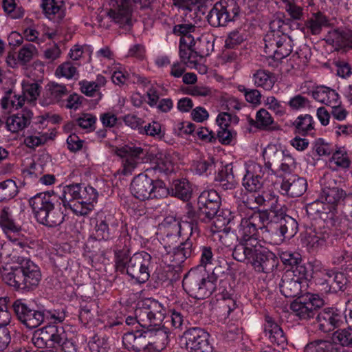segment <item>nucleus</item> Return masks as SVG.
<instances>
[{
	"label": "nucleus",
	"mask_w": 352,
	"mask_h": 352,
	"mask_svg": "<svg viewBox=\"0 0 352 352\" xmlns=\"http://www.w3.org/2000/svg\"><path fill=\"white\" fill-rule=\"evenodd\" d=\"M160 230L166 248L176 243L179 237L186 238L184 242L173 248L171 257L175 265H181L195 253L199 230L193 221H181L175 217L168 216L160 224Z\"/></svg>",
	"instance_id": "nucleus-1"
},
{
	"label": "nucleus",
	"mask_w": 352,
	"mask_h": 352,
	"mask_svg": "<svg viewBox=\"0 0 352 352\" xmlns=\"http://www.w3.org/2000/svg\"><path fill=\"white\" fill-rule=\"evenodd\" d=\"M165 313V308L157 300H147L136 309L140 325L146 329V352H160L169 342L168 328L164 325L160 327Z\"/></svg>",
	"instance_id": "nucleus-2"
},
{
	"label": "nucleus",
	"mask_w": 352,
	"mask_h": 352,
	"mask_svg": "<svg viewBox=\"0 0 352 352\" xmlns=\"http://www.w3.org/2000/svg\"><path fill=\"white\" fill-rule=\"evenodd\" d=\"M98 197V192L94 188L80 184L66 185L60 197L64 207L80 216L87 215L94 210Z\"/></svg>",
	"instance_id": "nucleus-3"
},
{
	"label": "nucleus",
	"mask_w": 352,
	"mask_h": 352,
	"mask_svg": "<svg viewBox=\"0 0 352 352\" xmlns=\"http://www.w3.org/2000/svg\"><path fill=\"white\" fill-rule=\"evenodd\" d=\"M286 26L280 18L272 19L270 23V31L264 38L265 52L276 62L289 56L292 50L293 41L283 32Z\"/></svg>",
	"instance_id": "nucleus-4"
},
{
	"label": "nucleus",
	"mask_w": 352,
	"mask_h": 352,
	"mask_svg": "<svg viewBox=\"0 0 352 352\" xmlns=\"http://www.w3.org/2000/svg\"><path fill=\"white\" fill-rule=\"evenodd\" d=\"M3 281L18 290H30L36 287L41 279L39 267L28 258H22L19 266L11 267L2 274Z\"/></svg>",
	"instance_id": "nucleus-5"
},
{
	"label": "nucleus",
	"mask_w": 352,
	"mask_h": 352,
	"mask_svg": "<svg viewBox=\"0 0 352 352\" xmlns=\"http://www.w3.org/2000/svg\"><path fill=\"white\" fill-rule=\"evenodd\" d=\"M241 221L237 226V235L235 236L234 233H224V236L221 235L222 243L230 246L232 242L230 243L229 239H235L236 238H241V239H257L256 234L258 230H265L267 232V219L264 213H260L258 211H245L239 213Z\"/></svg>",
	"instance_id": "nucleus-6"
},
{
	"label": "nucleus",
	"mask_w": 352,
	"mask_h": 352,
	"mask_svg": "<svg viewBox=\"0 0 352 352\" xmlns=\"http://www.w3.org/2000/svg\"><path fill=\"white\" fill-rule=\"evenodd\" d=\"M146 172L135 176L131 183L132 195L138 199L145 201L150 199H160L168 195V191L164 182L153 179Z\"/></svg>",
	"instance_id": "nucleus-7"
},
{
	"label": "nucleus",
	"mask_w": 352,
	"mask_h": 352,
	"mask_svg": "<svg viewBox=\"0 0 352 352\" xmlns=\"http://www.w3.org/2000/svg\"><path fill=\"white\" fill-rule=\"evenodd\" d=\"M216 280L209 279L203 268L191 269L184 276L182 285L192 297L204 299L209 297L216 288Z\"/></svg>",
	"instance_id": "nucleus-8"
},
{
	"label": "nucleus",
	"mask_w": 352,
	"mask_h": 352,
	"mask_svg": "<svg viewBox=\"0 0 352 352\" xmlns=\"http://www.w3.org/2000/svg\"><path fill=\"white\" fill-rule=\"evenodd\" d=\"M333 338L340 344L329 340H316L308 343L304 352H342V346L352 347V328L336 331Z\"/></svg>",
	"instance_id": "nucleus-9"
},
{
	"label": "nucleus",
	"mask_w": 352,
	"mask_h": 352,
	"mask_svg": "<svg viewBox=\"0 0 352 352\" xmlns=\"http://www.w3.org/2000/svg\"><path fill=\"white\" fill-rule=\"evenodd\" d=\"M153 267L152 256L146 252H136L131 256L124 272L137 283H144L150 277Z\"/></svg>",
	"instance_id": "nucleus-10"
},
{
	"label": "nucleus",
	"mask_w": 352,
	"mask_h": 352,
	"mask_svg": "<svg viewBox=\"0 0 352 352\" xmlns=\"http://www.w3.org/2000/svg\"><path fill=\"white\" fill-rule=\"evenodd\" d=\"M239 13V7L234 0H223L215 3L207 15L209 24L213 27L226 26L235 21Z\"/></svg>",
	"instance_id": "nucleus-11"
},
{
	"label": "nucleus",
	"mask_w": 352,
	"mask_h": 352,
	"mask_svg": "<svg viewBox=\"0 0 352 352\" xmlns=\"http://www.w3.org/2000/svg\"><path fill=\"white\" fill-rule=\"evenodd\" d=\"M115 153L122 159V173L124 175H131L139 165L146 162L148 153L140 146L127 144L116 148Z\"/></svg>",
	"instance_id": "nucleus-12"
},
{
	"label": "nucleus",
	"mask_w": 352,
	"mask_h": 352,
	"mask_svg": "<svg viewBox=\"0 0 352 352\" xmlns=\"http://www.w3.org/2000/svg\"><path fill=\"white\" fill-rule=\"evenodd\" d=\"M324 305L323 300L317 294L306 292L298 296L290 305L292 314L300 320H308L316 315L318 309Z\"/></svg>",
	"instance_id": "nucleus-13"
},
{
	"label": "nucleus",
	"mask_w": 352,
	"mask_h": 352,
	"mask_svg": "<svg viewBox=\"0 0 352 352\" xmlns=\"http://www.w3.org/2000/svg\"><path fill=\"white\" fill-rule=\"evenodd\" d=\"M107 16L120 28H129L132 25V14L134 6L142 8L133 0H111Z\"/></svg>",
	"instance_id": "nucleus-14"
},
{
	"label": "nucleus",
	"mask_w": 352,
	"mask_h": 352,
	"mask_svg": "<svg viewBox=\"0 0 352 352\" xmlns=\"http://www.w3.org/2000/svg\"><path fill=\"white\" fill-rule=\"evenodd\" d=\"M275 221H271L267 224V232L278 236L275 243H282L285 239L294 237L298 230V223L295 219L285 213Z\"/></svg>",
	"instance_id": "nucleus-15"
},
{
	"label": "nucleus",
	"mask_w": 352,
	"mask_h": 352,
	"mask_svg": "<svg viewBox=\"0 0 352 352\" xmlns=\"http://www.w3.org/2000/svg\"><path fill=\"white\" fill-rule=\"evenodd\" d=\"M186 346L190 352H213L210 335L203 329L192 327L186 330L183 336Z\"/></svg>",
	"instance_id": "nucleus-16"
},
{
	"label": "nucleus",
	"mask_w": 352,
	"mask_h": 352,
	"mask_svg": "<svg viewBox=\"0 0 352 352\" xmlns=\"http://www.w3.org/2000/svg\"><path fill=\"white\" fill-rule=\"evenodd\" d=\"M257 273L270 274L278 265V259L274 253L261 244L250 263Z\"/></svg>",
	"instance_id": "nucleus-17"
},
{
	"label": "nucleus",
	"mask_w": 352,
	"mask_h": 352,
	"mask_svg": "<svg viewBox=\"0 0 352 352\" xmlns=\"http://www.w3.org/2000/svg\"><path fill=\"white\" fill-rule=\"evenodd\" d=\"M245 174L243 179V186L250 192H256L263 184V177L267 172L258 163L248 161L245 164Z\"/></svg>",
	"instance_id": "nucleus-18"
},
{
	"label": "nucleus",
	"mask_w": 352,
	"mask_h": 352,
	"mask_svg": "<svg viewBox=\"0 0 352 352\" xmlns=\"http://www.w3.org/2000/svg\"><path fill=\"white\" fill-rule=\"evenodd\" d=\"M13 309L18 319L29 329L38 327L44 322L43 309H32L19 300L14 302Z\"/></svg>",
	"instance_id": "nucleus-19"
},
{
	"label": "nucleus",
	"mask_w": 352,
	"mask_h": 352,
	"mask_svg": "<svg viewBox=\"0 0 352 352\" xmlns=\"http://www.w3.org/2000/svg\"><path fill=\"white\" fill-rule=\"evenodd\" d=\"M344 320L340 310L334 307H327L321 310L317 315L316 322L320 331L328 333L339 327Z\"/></svg>",
	"instance_id": "nucleus-20"
},
{
	"label": "nucleus",
	"mask_w": 352,
	"mask_h": 352,
	"mask_svg": "<svg viewBox=\"0 0 352 352\" xmlns=\"http://www.w3.org/2000/svg\"><path fill=\"white\" fill-rule=\"evenodd\" d=\"M56 196L54 192H39L29 199V204L32 209L37 221L44 217L50 209H54Z\"/></svg>",
	"instance_id": "nucleus-21"
},
{
	"label": "nucleus",
	"mask_w": 352,
	"mask_h": 352,
	"mask_svg": "<svg viewBox=\"0 0 352 352\" xmlns=\"http://www.w3.org/2000/svg\"><path fill=\"white\" fill-rule=\"evenodd\" d=\"M0 227L11 242L21 243L19 240L21 236V228L14 221L9 207H4L0 211Z\"/></svg>",
	"instance_id": "nucleus-22"
},
{
	"label": "nucleus",
	"mask_w": 352,
	"mask_h": 352,
	"mask_svg": "<svg viewBox=\"0 0 352 352\" xmlns=\"http://www.w3.org/2000/svg\"><path fill=\"white\" fill-rule=\"evenodd\" d=\"M241 240L234 248L232 256L237 261L250 264L261 243L257 239Z\"/></svg>",
	"instance_id": "nucleus-23"
},
{
	"label": "nucleus",
	"mask_w": 352,
	"mask_h": 352,
	"mask_svg": "<svg viewBox=\"0 0 352 352\" xmlns=\"http://www.w3.org/2000/svg\"><path fill=\"white\" fill-rule=\"evenodd\" d=\"M32 117V111L24 108L21 111L7 118L6 120V129L12 133L23 131L30 124Z\"/></svg>",
	"instance_id": "nucleus-24"
},
{
	"label": "nucleus",
	"mask_w": 352,
	"mask_h": 352,
	"mask_svg": "<svg viewBox=\"0 0 352 352\" xmlns=\"http://www.w3.org/2000/svg\"><path fill=\"white\" fill-rule=\"evenodd\" d=\"M263 197L266 201H265L263 206L268 207L269 209L258 212L264 213L267 216V223L275 221L278 219V217L286 213V207L279 203L278 198L276 195L270 192H263Z\"/></svg>",
	"instance_id": "nucleus-25"
},
{
	"label": "nucleus",
	"mask_w": 352,
	"mask_h": 352,
	"mask_svg": "<svg viewBox=\"0 0 352 352\" xmlns=\"http://www.w3.org/2000/svg\"><path fill=\"white\" fill-rule=\"evenodd\" d=\"M130 239L127 236H123L118 240L114 248L116 268L122 273L124 272V269L131 254Z\"/></svg>",
	"instance_id": "nucleus-26"
},
{
	"label": "nucleus",
	"mask_w": 352,
	"mask_h": 352,
	"mask_svg": "<svg viewBox=\"0 0 352 352\" xmlns=\"http://www.w3.org/2000/svg\"><path fill=\"white\" fill-rule=\"evenodd\" d=\"M307 188L305 179L293 175L288 179H283L280 185L283 194L292 197H298L303 195Z\"/></svg>",
	"instance_id": "nucleus-27"
},
{
	"label": "nucleus",
	"mask_w": 352,
	"mask_h": 352,
	"mask_svg": "<svg viewBox=\"0 0 352 352\" xmlns=\"http://www.w3.org/2000/svg\"><path fill=\"white\" fill-rule=\"evenodd\" d=\"M48 340L56 344L61 346L64 352H75L74 346L70 341H65L64 338L61 336L60 330L56 325L47 324L43 328L38 329Z\"/></svg>",
	"instance_id": "nucleus-28"
},
{
	"label": "nucleus",
	"mask_w": 352,
	"mask_h": 352,
	"mask_svg": "<svg viewBox=\"0 0 352 352\" xmlns=\"http://www.w3.org/2000/svg\"><path fill=\"white\" fill-rule=\"evenodd\" d=\"M263 329L265 336L271 342L278 346H284L287 343V338L283 329L272 317L265 316Z\"/></svg>",
	"instance_id": "nucleus-29"
},
{
	"label": "nucleus",
	"mask_w": 352,
	"mask_h": 352,
	"mask_svg": "<svg viewBox=\"0 0 352 352\" xmlns=\"http://www.w3.org/2000/svg\"><path fill=\"white\" fill-rule=\"evenodd\" d=\"M122 342L124 347L135 352H146V338L144 330L130 331L124 334Z\"/></svg>",
	"instance_id": "nucleus-30"
},
{
	"label": "nucleus",
	"mask_w": 352,
	"mask_h": 352,
	"mask_svg": "<svg viewBox=\"0 0 352 352\" xmlns=\"http://www.w3.org/2000/svg\"><path fill=\"white\" fill-rule=\"evenodd\" d=\"M41 8L45 16L51 21L58 22L65 15L63 0H43Z\"/></svg>",
	"instance_id": "nucleus-31"
},
{
	"label": "nucleus",
	"mask_w": 352,
	"mask_h": 352,
	"mask_svg": "<svg viewBox=\"0 0 352 352\" xmlns=\"http://www.w3.org/2000/svg\"><path fill=\"white\" fill-rule=\"evenodd\" d=\"M285 152L274 144H269L263 150V157L265 161L263 169L267 172V176L273 175L272 166H278Z\"/></svg>",
	"instance_id": "nucleus-32"
},
{
	"label": "nucleus",
	"mask_w": 352,
	"mask_h": 352,
	"mask_svg": "<svg viewBox=\"0 0 352 352\" xmlns=\"http://www.w3.org/2000/svg\"><path fill=\"white\" fill-rule=\"evenodd\" d=\"M327 43L332 45L336 50L352 49V32L334 30L329 33Z\"/></svg>",
	"instance_id": "nucleus-33"
},
{
	"label": "nucleus",
	"mask_w": 352,
	"mask_h": 352,
	"mask_svg": "<svg viewBox=\"0 0 352 352\" xmlns=\"http://www.w3.org/2000/svg\"><path fill=\"white\" fill-rule=\"evenodd\" d=\"M289 274L285 273L280 283V292L287 298L298 296L307 289L300 282L292 278Z\"/></svg>",
	"instance_id": "nucleus-34"
},
{
	"label": "nucleus",
	"mask_w": 352,
	"mask_h": 352,
	"mask_svg": "<svg viewBox=\"0 0 352 352\" xmlns=\"http://www.w3.org/2000/svg\"><path fill=\"white\" fill-rule=\"evenodd\" d=\"M311 96L316 101L328 106L336 105L340 99L338 92L324 85L317 86L311 92Z\"/></svg>",
	"instance_id": "nucleus-35"
},
{
	"label": "nucleus",
	"mask_w": 352,
	"mask_h": 352,
	"mask_svg": "<svg viewBox=\"0 0 352 352\" xmlns=\"http://www.w3.org/2000/svg\"><path fill=\"white\" fill-rule=\"evenodd\" d=\"M345 192L337 186L324 187L322 188L319 198L323 202L331 207H334L340 204L344 198H346Z\"/></svg>",
	"instance_id": "nucleus-36"
},
{
	"label": "nucleus",
	"mask_w": 352,
	"mask_h": 352,
	"mask_svg": "<svg viewBox=\"0 0 352 352\" xmlns=\"http://www.w3.org/2000/svg\"><path fill=\"white\" fill-rule=\"evenodd\" d=\"M305 242L310 251H316L329 243L330 234L326 230L310 232Z\"/></svg>",
	"instance_id": "nucleus-37"
},
{
	"label": "nucleus",
	"mask_w": 352,
	"mask_h": 352,
	"mask_svg": "<svg viewBox=\"0 0 352 352\" xmlns=\"http://www.w3.org/2000/svg\"><path fill=\"white\" fill-rule=\"evenodd\" d=\"M266 200L264 199L263 192L245 194L242 197L241 203L239 204V213L245 211H260L258 207L263 206Z\"/></svg>",
	"instance_id": "nucleus-38"
},
{
	"label": "nucleus",
	"mask_w": 352,
	"mask_h": 352,
	"mask_svg": "<svg viewBox=\"0 0 352 352\" xmlns=\"http://www.w3.org/2000/svg\"><path fill=\"white\" fill-rule=\"evenodd\" d=\"M252 79L256 87L267 91L271 90L276 82V77L273 73L261 69L252 74Z\"/></svg>",
	"instance_id": "nucleus-39"
},
{
	"label": "nucleus",
	"mask_w": 352,
	"mask_h": 352,
	"mask_svg": "<svg viewBox=\"0 0 352 352\" xmlns=\"http://www.w3.org/2000/svg\"><path fill=\"white\" fill-rule=\"evenodd\" d=\"M68 94V90L64 85L56 82H50L46 87V103H55L60 102Z\"/></svg>",
	"instance_id": "nucleus-40"
},
{
	"label": "nucleus",
	"mask_w": 352,
	"mask_h": 352,
	"mask_svg": "<svg viewBox=\"0 0 352 352\" xmlns=\"http://www.w3.org/2000/svg\"><path fill=\"white\" fill-rule=\"evenodd\" d=\"M275 3L280 8L285 10L293 20L304 19L303 8L296 0H275Z\"/></svg>",
	"instance_id": "nucleus-41"
},
{
	"label": "nucleus",
	"mask_w": 352,
	"mask_h": 352,
	"mask_svg": "<svg viewBox=\"0 0 352 352\" xmlns=\"http://www.w3.org/2000/svg\"><path fill=\"white\" fill-rule=\"evenodd\" d=\"M173 171V163L169 155L160 154L151 168H147L146 172L151 175L154 173L168 174Z\"/></svg>",
	"instance_id": "nucleus-42"
},
{
	"label": "nucleus",
	"mask_w": 352,
	"mask_h": 352,
	"mask_svg": "<svg viewBox=\"0 0 352 352\" xmlns=\"http://www.w3.org/2000/svg\"><path fill=\"white\" fill-rule=\"evenodd\" d=\"M216 181L219 182V186L223 190H232L235 188L236 182L231 164H227L219 172Z\"/></svg>",
	"instance_id": "nucleus-43"
},
{
	"label": "nucleus",
	"mask_w": 352,
	"mask_h": 352,
	"mask_svg": "<svg viewBox=\"0 0 352 352\" xmlns=\"http://www.w3.org/2000/svg\"><path fill=\"white\" fill-rule=\"evenodd\" d=\"M351 163L346 151L342 149L333 151L329 160L330 166L337 170L349 168L351 166Z\"/></svg>",
	"instance_id": "nucleus-44"
},
{
	"label": "nucleus",
	"mask_w": 352,
	"mask_h": 352,
	"mask_svg": "<svg viewBox=\"0 0 352 352\" xmlns=\"http://www.w3.org/2000/svg\"><path fill=\"white\" fill-rule=\"evenodd\" d=\"M314 120L309 114L300 115L293 122L296 131L302 135L310 133L314 129Z\"/></svg>",
	"instance_id": "nucleus-45"
},
{
	"label": "nucleus",
	"mask_w": 352,
	"mask_h": 352,
	"mask_svg": "<svg viewBox=\"0 0 352 352\" xmlns=\"http://www.w3.org/2000/svg\"><path fill=\"white\" fill-rule=\"evenodd\" d=\"M24 102V97L21 95H16L12 91H9L1 99V109L6 112H10L21 107Z\"/></svg>",
	"instance_id": "nucleus-46"
},
{
	"label": "nucleus",
	"mask_w": 352,
	"mask_h": 352,
	"mask_svg": "<svg viewBox=\"0 0 352 352\" xmlns=\"http://www.w3.org/2000/svg\"><path fill=\"white\" fill-rule=\"evenodd\" d=\"M315 273L316 276L321 277L322 280L324 279L320 284L326 285V292H332V285L335 284V274H337V272L324 266L319 267L317 265L315 267Z\"/></svg>",
	"instance_id": "nucleus-47"
},
{
	"label": "nucleus",
	"mask_w": 352,
	"mask_h": 352,
	"mask_svg": "<svg viewBox=\"0 0 352 352\" xmlns=\"http://www.w3.org/2000/svg\"><path fill=\"white\" fill-rule=\"evenodd\" d=\"M64 217L60 210L56 209L55 206L54 209H50L46 212L43 218L40 219L38 222L45 226L53 228L59 226L63 222Z\"/></svg>",
	"instance_id": "nucleus-48"
},
{
	"label": "nucleus",
	"mask_w": 352,
	"mask_h": 352,
	"mask_svg": "<svg viewBox=\"0 0 352 352\" xmlns=\"http://www.w3.org/2000/svg\"><path fill=\"white\" fill-rule=\"evenodd\" d=\"M195 45L194 38L189 36L181 37L179 41V56L184 63L191 61L194 54L192 47Z\"/></svg>",
	"instance_id": "nucleus-49"
},
{
	"label": "nucleus",
	"mask_w": 352,
	"mask_h": 352,
	"mask_svg": "<svg viewBox=\"0 0 352 352\" xmlns=\"http://www.w3.org/2000/svg\"><path fill=\"white\" fill-rule=\"evenodd\" d=\"M173 192L176 197L184 201H188L192 194L189 182L186 179L175 180L173 182Z\"/></svg>",
	"instance_id": "nucleus-50"
},
{
	"label": "nucleus",
	"mask_w": 352,
	"mask_h": 352,
	"mask_svg": "<svg viewBox=\"0 0 352 352\" xmlns=\"http://www.w3.org/2000/svg\"><path fill=\"white\" fill-rule=\"evenodd\" d=\"M215 168V161L213 157L199 159L192 162L191 170L197 175L210 173Z\"/></svg>",
	"instance_id": "nucleus-51"
},
{
	"label": "nucleus",
	"mask_w": 352,
	"mask_h": 352,
	"mask_svg": "<svg viewBox=\"0 0 352 352\" xmlns=\"http://www.w3.org/2000/svg\"><path fill=\"white\" fill-rule=\"evenodd\" d=\"M204 205L198 206L197 215L200 220L208 222L218 213L221 202H212Z\"/></svg>",
	"instance_id": "nucleus-52"
},
{
	"label": "nucleus",
	"mask_w": 352,
	"mask_h": 352,
	"mask_svg": "<svg viewBox=\"0 0 352 352\" xmlns=\"http://www.w3.org/2000/svg\"><path fill=\"white\" fill-rule=\"evenodd\" d=\"M327 23L325 16L321 12H316L307 21L306 26L312 34L316 35L320 33L322 28Z\"/></svg>",
	"instance_id": "nucleus-53"
},
{
	"label": "nucleus",
	"mask_w": 352,
	"mask_h": 352,
	"mask_svg": "<svg viewBox=\"0 0 352 352\" xmlns=\"http://www.w3.org/2000/svg\"><path fill=\"white\" fill-rule=\"evenodd\" d=\"M18 187L12 179H6L0 182V201L9 200L18 193Z\"/></svg>",
	"instance_id": "nucleus-54"
},
{
	"label": "nucleus",
	"mask_w": 352,
	"mask_h": 352,
	"mask_svg": "<svg viewBox=\"0 0 352 352\" xmlns=\"http://www.w3.org/2000/svg\"><path fill=\"white\" fill-rule=\"evenodd\" d=\"M285 273H289L292 278L300 282L304 287H308L309 272L305 265L298 263L293 265L290 270H287Z\"/></svg>",
	"instance_id": "nucleus-55"
},
{
	"label": "nucleus",
	"mask_w": 352,
	"mask_h": 352,
	"mask_svg": "<svg viewBox=\"0 0 352 352\" xmlns=\"http://www.w3.org/2000/svg\"><path fill=\"white\" fill-rule=\"evenodd\" d=\"M21 85L23 89V95L21 96L24 97L25 101L32 102L37 98L41 89V87L37 82L23 80Z\"/></svg>",
	"instance_id": "nucleus-56"
},
{
	"label": "nucleus",
	"mask_w": 352,
	"mask_h": 352,
	"mask_svg": "<svg viewBox=\"0 0 352 352\" xmlns=\"http://www.w3.org/2000/svg\"><path fill=\"white\" fill-rule=\"evenodd\" d=\"M44 322L49 324L56 325L61 323L65 319L64 309H43Z\"/></svg>",
	"instance_id": "nucleus-57"
},
{
	"label": "nucleus",
	"mask_w": 352,
	"mask_h": 352,
	"mask_svg": "<svg viewBox=\"0 0 352 352\" xmlns=\"http://www.w3.org/2000/svg\"><path fill=\"white\" fill-rule=\"evenodd\" d=\"M30 22L31 24L23 30L24 38L28 42L37 44L43 43L45 41V38L43 36H41L38 25L32 23V21H30Z\"/></svg>",
	"instance_id": "nucleus-58"
},
{
	"label": "nucleus",
	"mask_w": 352,
	"mask_h": 352,
	"mask_svg": "<svg viewBox=\"0 0 352 352\" xmlns=\"http://www.w3.org/2000/svg\"><path fill=\"white\" fill-rule=\"evenodd\" d=\"M44 173L43 166L37 162H32L30 166L21 170V174L24 179L28 181H34L39 178Z\"/></svg>",
	"instance_id": "nucleus-59"
},
{
	"label": "nucleus",
	"mask_w": 352,
	"mask_h": 352,
	"mask_svg": "<svg viewBox=\"0 0 352 352\" xmlns=\"http://www.w3.org/2000/svg\"><path fill=\"white\" fill-rule=\"evenodd\" d=\"M174 5L184 10H188L190 13V17L193 18V15L197 14H204V12L201 11V8L198 6L197 0H173Z\"/></svg>",
	"instance_id": "nucleus-60"
},
{
	"label": "nucleus",
	"mask_w": 352,
	"mask_h": 352,
	"mask_svg": "<svg viewBox=\"0 0 352 352\" xmlns=\"http://www.w3.org/2000/svg\"><path fill=\"white\" fill-rule=\"evenodd\" d=\"M55 75L58 78L72 79L78 75V71L72 63L65 62L56 68Z\"/></svg>",
	"instance_id": "nucleus-61"
},
{
	"label": "nucleus",
	"mask_w": 352,
	"mask_h": 352,
	"mask_svg": "<svg viewBox=\"0 0 352 352\" xmlns=\"http://www.w3.org/2000/svg\"><path fill=\"white\" fill-rule=\"evenodd\" d=\"M37 52L36 47L30 43L24 45L18 52V60L21 65L31 61Z\"/></svg>",
	"instance_id": "nucleus-62"
},
{
	"label": "nucleus",
	"mask_w": 352,
	"mask_h": 352,
	"mask_svg": "<svg viewBox=\"0 0 352 352\" xmlns=\"http://www.w3.org/2000/svg\"><path fill=\"white\" fill-rule=\"evenodd\" d=\"M2 6L6 12L14 19L22 18L24 10L21 6H17L14 0H3Z\"/></svg>",
	"instance_id": "nucleus-63"
},
{
	"label": "nucleus",
	"mask_w": 352,
	"mask_h": 352,
	"mask_svg": "<svg viewBox=\"0 0 352 352\" xmlns=\"http://www.w3.org/2000/svg\"><path fill=\"white\" fill-rule=\"evenodd\" d=\"M89 346L91 352H109V343L104 337L94 336Z\"/></svg>",
	"instance_id": "nucleus-64"
}]
</instances>
